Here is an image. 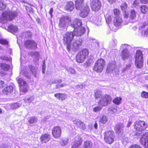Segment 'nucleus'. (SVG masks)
Wrapping results in <instances>:
<instances>
[{
  "label": "nucleus",
  "instance_id": "41",
  "mask_svg": "<svg viewBox=\"0 0 148 148\" xmlns=\"http://www.w3.org/2000/svg\"><path fill=\"white\" fill-rule=\"evenodd\" d=\"M21 106L20 104L17 103H13L11 104L10 108L12 109H16L19 107Z\"/></svg>",
  "mask_w": 148,
  "mask_h": 148
},
{
  "label": "nucleus",
  "instance_id": "7",
  "mask_svg": "<svg viewBox=\"0 0 148 148\" xmlns=\"http://www.w3.org/2000/svg\"><path fill=\"white\" fill-rule=\"evenodd\" d=\"M114 137V134L113 131H109L106 132L104 133V140L109 144H111L113 142Z\"/></svg>",
  "mask_w": 148,
  "mask_h": 148
},
{
  "label": "nucleus",
  "instance_id": "46",
  "mask_svg": "<svg viewBox=\"0 0 148 148\" xmlns=\"http://www.w3.org/2000/svg\"><path fill=\"white\" fill-rule=\"evenodd\" d=\"M114 14L115 16H120V11L119 10L117 9H115L114 10Z\"/></svg>",
  "mask_w": 148,
  "mask_h": 148
},
{
  "label": "nucleus",
  "instance_id": "28",
  "mask_svg": "<svg viewBox=\"0 0 148 148\" xmlns=\"http://www.w3.org/2000/svg\"><path fill=\"white\" fill-rule=\"evenodd\" d=\"M115 67V62H111L109 63L107 67V70L109 72H110L113 70Z\"/></svg>",
  "mask_w": 148,
  "mask_h": 148
},
{
  "label": "nucleus",
  "instance_id": "20",
  "mask_svg": "<svg viewBox=\"0 0 148 148\" xmlns=\"http://www.w3.org/2000/svg\"><path fill=\"white\" fill-rule=\"evenodd\" d=\"M74 8V5L72 1L68 2L65 7V10L68 12H71Z\"/></svg>",
  "mask_w": 148,
  "mask_h": 148
},
{
  "label": "nucleus",
  "instance_id": "39",
  "mask_svg": "<svg viewBox=\"0 0 148 148\" xmlns=\"http://www.w3.org/2000/svg\"><path fill=\"white\" fill-rule=\"evenodd\" d=\"M103 107L100 106H97L94 108L92 110L94 112H97L100 111L102 109Z\"/></svg>",
  "mask_w": 148,
  "mask_h": 148
},
{
  "label": "nucleus",
  "instance_id": "49",
  "mask_svg": "<svg viewBox=\"0 0 148 148\" xmlns=\"http://www.w3.org/2000/svg\"><path fill=\"white\" fill-rule=\"evenodd\" d=\"M139 122L138 121H136L135 122V124L134 125V127L135 129L136 130H139Z\"/></svg>",
  "mask_w": 148,
  "mask_h": 148
},
{
  "label": "nucleus",
  "instance_id": "50",
  "mask_svg": "<svg viewBox=\"0 0 148 148\" xmlns=\"http://www.w3.org/2000/svg\"><path fill=\"white\" fill-rule=\"evenodd\" d=\"M0 42L1 44L3 45H6L8 43L7 40L4 39H0Z\"/></svg>",
  "mask_w": 148,
  "mask_h": 148
},
{
  "label": "nucleus",
  "instance_id": "25",
  "mask_svg": "<svg viewBox=\"0 0 148 148\" xmlns=\"http://www.w3.org/2000/svg\"><path fill=\"white\" fill-rule=\"evenodd\" d=\"M54 96L60 100L63 101L67 98V95L64 94L57 93L54 95Z\"/></svg>",
  "mask_w": 148,
  "mask_h": 148
},
{
  "label": "nucleus",
  "instance_id": "57",
  "mask_svg": "<svg viewBox=\"0 0 148 148\" xmlns=\"http://www.w3.org/2000/svg\"><path fill=\"white\" fill-rule=\"evenodd\" d=\"M1 59L6 60H9V58L7 57L4 56H2L1 57Z\"/></svg>",
  "mask_w": 148,
  "mask_h": 148
},
{
  "label": "nucleus",
  "instance_id": "37",
  "mask_svg": "<svg viewBox=\"0 0 148 148\" xmlns=\"http://www.w3.org/2000/svg\"><path fill=\"white\" fill-rule=\"evenodd\" d=\"M140 11L143 14H146L148 11V8L147 6L143 5L140 7Z\"/></svg>",
  "mask_w": 148,
  "mask_h": 148
},
{
  "label": "nucleus",
  "instance_id": "60",
  "mask_svg": "<svg viewBox=\"0 0 148 148\" xmlns=\"http://www.w3.org/2000/svg\"><path fill=\"white\" fill-rule=\"evenodd\" d=\"M76 87L78 89H79V88L82 89L84 87V86L83 85H77L76 86Z\"/></svg>",
  "mask_w": 148,
  "mask_h": 148
},
{
  "label": "nucleus",
  "instance_id": "61",
  "mask_svg": "<svg viewBox=\"0 0 148 148\" xmlns=\"http://www.w3.org/2000/svg\"><path fill=\"white\" fill-rule=\"evenodd\" d=\"M108 110L109 111H111L113 112L114 113L116 111V109H114V108H113L112 107H111L109 108Z\"/></svg>",
  "mask_w": 148,
  "mask_h": 148
},
{
  "label": "nucleus",
  "instance_id": "42",
  "mask_svg": "<svg viewBox=\"0 0 148 148\" xmlns=\"http://www.w3.org/2000/svg\"><path fill=\"white\" fill-rule=\"evenodd\" d=\"M121 98L120 97H117L113 101V102L114 103L119 105L121 103Z\"/></svg>",
  "mask_w": 148,
  "mask_h": 148
},
{
  "label": "nucleus",
  "instance_id": "43",
  "mask_svg": "<svg viewBox=\"0 0 148 148\" xmlns=\"http://www.w3.org/2000/svg\"><path fill=\"white\" fill-rule=\"evenodd\" d=\"M68 142V140L66 138L62 139L61 140L60 144L62 146H65L67 145Z\"/></svg>",
  "mask_w": 148,
  "mask_h": 148
},
{
  "label": "nucleus",
  "instance_id": "47",
  "mask_svg": "<svg viewBox=\"0 0 148 148\" xmlns=\"http://www.w3.org/2000/svg\"><path fill=\"white\" fill-rule=\"evenodd\" d=\"M127 4L125 2L123 3L121 6V8L122 10L125 11V10L127 7Z\"/></svg>",
  "mask_w": 148,
  "mask_h": 148
},
{
  "label": "nucleus",
  "instance_id": "35",
  "mask_svg": "<svg viewBox=\"0 0 148 148\" xmlns=\"http://www.w3.org/2000/svg\"><path fill=\"white\" fill-rule=\"evenodd\" d=\"M38 119L35 117H30L29 118L28 122L30 124H33L37 123Z\"/></svg>",
  "mask_w": 148,
  "mask_h": 148
},
{
  "label": "nucleus",
  "instance_id": "5",
  "mask_svg": "<svg viewBox=\"0 0 148 148\" xmlns=\"http://www.w3.org/2000/svg\"><path fill=\"white\" fill-rule=\"evenodd\" d=\"M105 65L104 59L102 58L99 59L95 63L93 70L97 73L101 72L103 70Z\"/></svg>",
  "mask_w": 148,
  "mask_h": 148
},
{
  "label": "nucleus",
  "instance_id": "23",
  "mask_svg": "<svg viewBox=\"0 0 148 148\" xmlns=\"http://www.w3.org/2000/svg\"><path fill=\"white\" fill-rule=\"evenodd\" d=\"M29 68L33 76L36 78L37 75L38 68L37 67H34L30 65L29 66Z\"/></svg>",
  "mask_w": 148,
  "mask_h": 148
},
{
  "label": "nucleus",
  "instance_id": "36",
  "mask_svg": "<svg viewBox=\"0 0 148 148\" xmlns=\"http://www.w3.org/2000/svg\"><path fill=\"white\" fill-rule=\"evenodd\" d=\"M0 64V66L1 68L5 71H8L10 68L9 65L5 63H2Z\"/></svg>",
  "mask_w": 148,
  "mask_h": 148
},
{
  "label": "nucleus",
  "instance_id": "58",
  "mask_svg": "<svg viewBox=\"0 0 148 148\" xmlns=\"http://www.w3.org/2000/svg\"><path fill=\"white\" fill-rule=\"evenodd\" d=\"M148 25V23H144L141 26V28L142 29L145 28Z\"/></svg>",
  "mask_w": 148,
  "mask_h": 148
},
{
  "label": "nucleus",
  "instance_id": "16",
  "mask_svg": "<svg viewBox=\"0 0 148 148\" xmlns=\"http://www.w3.org/2000/svg\"><path fill=\"white\" fill-rule=\"evenodd\" d=\"M73 121L74 123L80 129L84 130L86 129L85 125L80 120L76 119Z\"/></svg>",
  "mask_w": 148,
  "mask_h": 148
},
{
  "label": "nucleus",
  "instance_id": "12",
  "mask_svg": "<svg viewBox=\"0 0 148 148\" xmlns=\"http://www.w3.org/2000/svg\"><path fill=\"white\" fill-rule=\"evenodd\" d=\"M61 131V129L60 127L55 126L52 129V135L54 138H58L60 136Z\"/></svg>",
  "mask_w": 148,
  "mask_h": 148
},
{
  "label": "nucleus",
  "instance_id": "62",
  "mask_svg": "<svg viewBox=\"0 0 148 148\" xmlns=\"http://www.w3.org/2000/svg\"><path fill=\"white\" fill-rule=\"evenodd\" d=\"M34 55L37 58H38L39 56V54L38 52H34Z\"/></svg>",
  "mask_w": 148,
  "mask_h": 148
},
{
  "label": "nucleus",
  "instance_id": "29",
  "mask_svg": "<svg viewBox=\"0 0 148 148\" xmlns=\"http://www.w3.org/2000/svg\"><path fill=\"white\" fill-rule=\"evenodd\" d=\"M147 127V124L144 121H139V130H143Z\"/></svg>",
  "mask_w": 148,
  "mask_h": 148
},
{
  "label": "nucleus",
  "instance_id": "24",
  "mask_svg": "<svg viewBox=\"0 0 148 148\" xmlns=\"http://www.w3.org/2000/svg\"><path fill=\"white\" fill-rule=\"evenodd\" d=\"M82 25L81 21L79 19H75L74 21L73 24L71 25V26L74 29L77 28L79 27H81Z\"/></svg>",
  "mask_w": 148,
  "mask_h": 148
},
{
  "label": "nucleus",
  "instance_id": "30",
  "mask_svg": "<svg viewBox=\"0 0 148 148\" xmlns=\"http://www.w3.org/2000/svg\"><path fill=\"white\" fill-rule=\"evenodd\" d=\"M108 121L107 116L105 115H103L100 116L99 118V122L102 124H105L107 123Z\"/></svg>",
  "mask_w": 148,
  "mask_h": 148
},
{
  "label": "nucleus",
  "instance_id": "40",
  "mask_svg": "<svg viewBox=\"0 0 148 148\" xmlns=\"http://www.w3.org/2000/svg\"><path fill=\"white\" fill-rule=\"evenodd\" d=\"M6 5L4 3V1L2 0H0V10H3L5 9Z\"/></svg>",
  "mask_w": 148,
  "mask_h": 148
},
{
  "label": "nucleus",
  "instance_id": "2",
  "mask_svg": "<svg viewBox=\"0 0 148 148\" xmlns=\"http://www.w3.org/2000/svg\"><path fill=\"white\" fill-rule=\"evenodd\" d=\"M17 12L15 11H9L3 12L2 16L0 19V22L4 23L6 21L11 20L16 17Z\"/></svg>",
  "mask_w": 148,
  "mask_h": 148
},
{
  "label": "nucleus",
  "instance_id": "1",
  "mask_svg": "<svg viewBox=\"0 0 148 148\" xmlns=\"http://www.w3.org/2000/svg\"><path fill=\"white\" fill-rule=\"evenodd\" d=\"M84 0H76L75 2L76 8L80 10V16L83 18L86 17L90 10L89 7L87 5H84Z\"/></svg>",
  "mask_w": 148,
  "mask_h": 148
},
{
  "label": "nucleus",
  "instance_id": "55",
  "mask_svg": "<svg viewBox=\"0 0 148 148\" xmlns=\"http://www.w3.org/2000/svg\"><path fill=\"white\" fill-rule=\"evenodd\" d=\"M111 20L112 18L111 16H109L106 19V22L108 23H110L111 22Z\"/></svg>",
  "mask_w": 148,
  "mask_h": 148
},
{
  "label": "nucleus",
  "instance_id": "11",
  "mask_svg": "<svg viewBox=\"0 0 148 148\" xmlns=\"http://www.w3.org/2000/svg\"><path fill=\"white\" fill-rule=\"evenodd\" d=\"M140 142L144 147L148 148V132L145 133L141 136Z\"/></svg>",
  "mask_w": 148,
  "mask_h": 148
},
{
  "label": "nucleus",
  "instance_id": "8",
  "mask_svg": "<svg viewBox=\"0 0 148 148\" xmlns=\"http://www.w3.org/2000/svg\"><path fill=\"white\" fill-rule=\"evenodd\" d=\"M16 79L21 90L24 92H26L28 88V86L26 82L23 79L18 77L16 78Z\"/></svg>",
  "mask_w": 148,
  "mask_h": 148
},
{
  "label": "nucleus",
  "instance_id": "56",
  "mask_svg": "<svg viewBox=\"0 0 148 148\" xmlns=\"http://www.w3.org/2000/svg\"><path fill=\"white\" fill-rule=\"evenodd\" d=\"M140 1L142 3L147 4L148 3V0H140Z\"/></svg>",
  "mask_w": 148,
  "mask_h": 148
},
{
  "label": "nucleus",
  "instance_id": "22",
  "mask_svg": "<svg viewBox=\"0 0 148 148\" xmlns=\"http://www.w3.org/2000/svg\"><path fill=\"white\" fill-rule=\"evenodd\" d=\"M121 56L123 60H125L129 57L130 55L129 51L126 49H124L121 52Z\"/></svg>",
  "mask_w": 148,
  "mask_h": 148
},
{
  "label": "nucleus",
  "instance_id": "51",
  "mask_svg": "<svg viewBox=\"0 0 148 148\" xmlns=\"http://www.w3.org/2000/svg\"><path fill=\"white\" fill-rule=\"evenodd\" d=\"M45 69L46 65L45 64V61H44L42 66V72L43 73H45Z\"/></svg>",
  "mask_w": 148,
  "mask_h": 148
},
{
  "label": "nucleus",
  "instance_id": "44",
  "mask_svg": "<svg viewBox=\"0 0 148 148\" xmlns=\"http://www.w3.org/2000/svg\"><path fill=\"white\" fill-rule=\"evenodd\" d=\"M66 70L67 71L70 72L71 74H75L76 73V71L73 68H69L66 69Z\"/></svg>",
  "mask_w": 148,
  "mask_h": 148
},
{
  "label": "nucleus",
  "instance_id": "53",
  "mask_svg": "<svg viewBox=\"0 0 148 148\" xmlns=\"http://www.w3.org/2000/svg\"><path fill=\"white\" fill-rule=\"evenodd\" d=\"M62 82V81L60 79H56L54 80L52 82L53 83L57 84L58 83H60Z\"/></svg>",
  "mask_w": 148,
  "mask_h": 148
},
{
  "label": "nucleus",
  "instance_id": "26",
  "mask_svg": "<svg viewBox=\"0 0 148 148\" xmlns=\"http://www.w3.org/2000/svg\"><path fill=\"white\" fill-rule=\"evenodd\" d=\"M13 90V88L12 86H9L6 87L3 90V93L5 94H8L12 92Z\"/></svg>",
  "mask_w": 148,
  "mask_h": 148
},
{
  "label": "nucleus",
  "instance_id": "17",
  "mask_svg": "<svg viewBox=\"0 0 148 148\" xmlns=\"http://www.w3.org/2000/svg\"><path fill=\"white\" fill-rule=\"evenodd\" d=\"M50 139V135L48 133L42 134L40 138V141L42 143L48 142Z\"/></svg>",
  "mask_w": 148,
  "mask_h": 148
},
{
  "label": "nucleus",
  "instance_id": "9",
  "mask_svg": "<svg viewBox=\"0 0 148 148\" xmlns=\"http://www.w3.org/2000/svg\"><path fill=\"white\" fill-rule=\"evenodd\" d=\"M90 4L92 10L94 11H98L101 6V2L99 0H91Z\"/></svg>",
  "mask_w": 148,
  "mask_h": 148
},
{
  "label": "nucleus",
  "instance_id": "34",
  "mask_svg": "<svg viewBox=\"0 0 148 148\" xmlns=\"http://www.w3.org/2000/svg\"><path fill=\"white\" fill-rule=\"evenodd\" d=\"M135 64L137 68L139 67V51L137 50L135 56Z\"/></svg>",
  "mask_w": 148,
  "mask_h": 148
},
{
  "label": "nucleus",
  "instance_id": "4",
  "mask_svg": "<svg viewBox=\"0 0 148 148\" xmlns=\"http://www.w3.org/2000/svg\"><path fill=\"white\" fill-rule=\"evenodd\" d=\"M112 100L110 96L108 95H103L101 97L98 102V104L101 106L105 107L110 104Z\"/></svg>",
  "mask_w": 148,
  "mask_h": 148
},
{
  "label": "nucleus",
  "instance_id": "38",
  "mask_svg": "<svg viewBox=\"0 0 148 148\" xmlns=\"http://www.w3.org/2000/svg\"><path fill=\"white\" fill-rule=\"evenodd\" d=\"M34 98L33 96L28 97L24 99V101L25 103H30L33 101Z\"/></svg>",
  "mask_w": 148,
  "mask_h": 148
},
{
  "label": "nucleus",
  "instance_id": "45",
  "mask_svg": "<svg viewBox=\"0 0 148 148\" xmlns=\"http://www.w3.org/2000/svg\"><path fill=\"white\" fill-rule=\"evenodd\" d=\"M141 96L144 98H148V92L145 91H143L141 93Z\"/></svg>",
  "mask_w": 148,
  "mask_h": 148
},
{
  "label": "nucleus",
  "instance_id": "14",
  "mask_svg": "<svg viewBox=\"0 0 148 148\" xmlns=\"http://www.w3.org/2000/svg\"><path fill=\"white\" fill-rule=\"evenodd\" d=\"M25 45L27 48L36 49L37 48V44L33 40H28L25 42Z\"/></svg>",
  "mask_w": 148,
  "mask_h": 148
},
{
  "label": "nucleus",
  "instance_id": "3",
  "mask_svg": "<svg viewBox=\"0 0 148 148\" xmlns=\"http://www.w3.org/2000/svg\"><path fill=\"white\" fill-rule=\"evenodd\" d=\"M75 35L73 32L66 33L64 36V43L66 45L68 51L71 50V44Z\"/></svg>",
  "mask_w": 148,
  "mask_h": 148
},
{
  "label": "nucleus",
  "instance_id": "64",
  "mask_svg": "<svg viewBox=\"0 0 148 148\" xmlns=\"http://www.w3.org/2000/svg\"><path fill=\"white\" fill-rule=\"evenodd\" d=\"M8 146L5 144H3L1 145L0 148H8Z\"/></svg>",
  "mask_w": 148,
  "mask_h": 148
},
{
  "label": "nucleus",
  "instance_id": "31",
  "mask_svg": "<svg viewBox=\"0 0 148 148\" xmlns=\"http://www.w3.org/2000/svg\"><path fill=\"white\" fill-rule=\"evenodd\" d=\"M8 31L12 33H16L18 31L17 28L13 25H10L8 27Z\"/></svg>",
  "mask_w": 148,
  "mask_h": 148
},
{
  "label": "nucleus",
  "instance_id": "21",
  "mask_svg": "<svg viewBox=\"0 0 148 148\" xmlns=\"http://www.w3.org/2000/svg\"><path fill=\"white\" fill-rule=\"evenodd\" d=\"M123 127L124 126L122 123H118L115 126V130L117 133L122 134L123 132Z\"/></svg>",
  "mask_w": 148,
  "mask_h": 148
},
{
  "label": "nucleus",
  "instance_id": "48",
  "mask_svg": "<svg viewBox=\"0 0 148 148\" xmlns=\"http://www.w3.org/2000/svg\"><path fill=\"white\" fill-rule=\"evenodd\" d=\"M136 16V13L134 10H132L131 12L130 18L132 19H134Z\"/></svg>",
  "mask_w": 148,
  "mask_h": 148
},
{
  "label": "nucleus",
  "instance_id": "59",
  "mask_svg": "<svg viewBox=\"0 0 148 148\" xmlns=\"http://www.w3.org/2000/svg\"><path fill=\"white\" fill-rule=\"evenodd\" d=\"M138 145H133L130 147L129 148H138Z\"/></svg>",
  "mask_w": 148,
  "mask_h": 148
},
{
  "label": "nucleus",
  "instance_id": "18",
  "mask_svg": "<svg viewBox=\"0 0 148 148\" xmlns=\"http://www.w3.org/2000/svg\"><path fill=\"white\" fill-rule=\"evenodd\" d=\"M81 41L79 39L77 40L74 42L72 45L71 44V49L73 50L78 49L79 45L81 44Z\"/></svg>",
  "mask_w": 148,
  "mask_h": 148
},
{
  "label": "nucleus",
  "instance_id": "15",
  "mask_svg": "<svg viewBox=\"0 0 148 148\" xmlns=\"http://www.w3.org/2000/svg\"><path fill=\"white\" fill-rule=\"evenodd\" d=\"M74 29V35L77 36L83 35L85 32V29L83 27H79L77 28Z\"/></svg>",
  "mask_w": 148,
  "mask_h": 148
},
{
  "label": "nucleus",
  "instance_id": "6",
  "mask_svg": "<svg viewBox=\"0 0 148 148\" xmlns=\"http://www.w3.org/2000/svg\"><path fill=\"white\" fill-rule=\"evenodd\" d=\"M88 54V50L84 49L79 52L76 56V61L78 63H82L87 57Z\"/></svg>",
  "mask_w": 148,
  "mask_h": 148
},
{
  "label": "nucleus",
  "instance_id": "19",
  "mask_svg": "<svg viewBox=\"0 0 148 148\" xmlns=\"http://www.w3.org/2000/svg\"><path fill=\"white\" fill-rule=\"evenodd\" d=\"M122 22V18L120 16H115L113 23L114 25L116 27L120 26Z\"/></svg>",
  "mask_w": 148,
  "mask_h": 148
},
{
  "label": "nucleus",
  "instance_id": "32",
  "mask_svg": "<svg viewBox=\"0 0 148 148\" xmlns=\"http://www.w3.org/2000/svg\"><path fill=\"white\" fill-rule=\"evenodd\" d=\"M83 145L84 148H91L92 143L90 141L87 140L84 142ZM79 148H82L79 147Z\"/></svg>",
  "mask_w": 148,
  "mask_h": 148
},
{
  "label": "nucleus",
  "instance_id": "63",
  "mask_svg": "<svg viewBox=\"0 0 148 148\" xmlns=\"http://www.w3.org/2000/svg\"><path fill=\"white\" fill-rule=\"evenodd\" d=\"M4 85V82L3 81H1L0 82V87H2Z\"/></svg>",
  "mask_w": 148,
  "mask_h": 148
},
{
  "label": "nucleus",
  "instance_id": "52",
  "mask_svg": "<svg viewBox=\"0 0 148 148\" xmlns=\"http://www.w3.org/2000/svg\"><path fill=\"white\" fill-rule=\"evenodd\" d=\"M138 1L137 0H135L133 2V5L134 7H136L138 6Z\"/></svg>",
  "mask_w": 148,
  "mask_h": 148
},
{
  "label": "nucleus",
  "instance_id": "54",
  "mask_svg": "<svg viewBox=\"0 0 148 148\" xmlns=\"http://www.w3.org/2000/svg\"><path fill=\"white\" fill-rule=\"evenodd\" d=\"M131 66L130 64H128L126 65V66L125 68H124L123 69V72L125 71L127 69H129Z\"/></svg>",
  "mask_w": 148,
  "mask_h": 148
},
{
  "label": "nucleus",
  "instance_id": "10",
  "mask_svg": "<svg viewBox=\"0 0 148 148\" xmlns=\"http://www.w3.org/2000/svg\"><path fill=\"white\" fill-rule=\"evenodd\" d=\"M71 20V18L68 16L61 18L60 19L59 27L63 28L66 27Z\"/></svg>",
  "mask_w": 148,
  "mask_h": 148
},
{
  "label": "nucleus",
  "instance_id": "27",
  "mask_svg": "<svg viewBox=\"0 0 148 148\" xmlns=\"http://www.w3.org/2000/svg\"><path fill=\"white\" fill-rule=\"evenodd\" d=\"M139 68L142 67L143 66L144 60L143 55L142 51L139 50Z\"/></svg>",
  "mask_w": 148,
  "mask_h": 148
},
{
  "label": "nucleus",
  "instance_id": "13",
  "mask_svg": "<svg viewBox=\"0 0 148 148\" xmlns=\"http://www.w3.org/2000/svg\"><path fill=\"white\" fill-rule=\"evenodd\" d=\"M82 141L81 137L78 136L76 137L72 143L71 148H77L81 145Z\"/></svg>",
  "mask_w": 148,
  "mask_h": 148
},
{
  "label": "nucleus",
  "instance_id": "33",
  "mask_svg": "<svg viewBox=\"0 0 148 148\" xmlns=\"http://www.w3.org/2000/svg\"><path fill=\"white\" fill-rule=\"evenodd\" d=\"M103 95L102 94V92L99 90H97L94 93V97L96 99L99 98L100 99Z\"/></svg>",
  "mask_w": 148,
  "mask_h": 148
}]
</instances>
